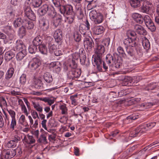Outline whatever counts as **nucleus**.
Listing matches in <instances>:
<instances>
[{"label": "nucleus", "instance_id": "nucleus-44", "mask_svg": "<svg viewBox=\"0 0 159 159\" xmlns=\"http://www.w3.org/2000/svg\"><path fill=\"white\" fill-rule=\"evenodd\" d=\"M98 13L95 10L91 11L89 13V16L90 18L93 20L98 15Z\"/></svg>", "mask_w": 159, "mask_h": 159}, {"label": "nucleus", "instance_id": "nucleus-26", "mask_svg": "<svg viewBox=\"0 0 159 159\" xmlns=\"http://www.w3.org/2000/svg\"><path fill=\"white\" fill-rule=\"evenodd\" d=\"M28 118L29 121L30 125V127L36 128L38 127V119L35 120L34 123V120L30 116H28Z\"/></svg>", "mask_w": 159, "mask_h": 159}, {"label": "nucleus", "instance_id": "nucleus-2", "mask_svg": "<svg viewBox=\"0 0 159 159\" xmlns=\"http://www.w3.org/2000/svg\"><path fill=\"white\" fill-rule=\"evenodd\" d=\"M47 13L52 17H53L56 14L53 7L49 6L47 4L43 5L38 10V14L41 16L44 15Z\"/></svg>", "mask_w": 159, "mask_h": 159}, {"label": "nucleus", "instance_id": "nucleus-55", "mask_svg": "<svg viewBox=\"0 0 159 159\" xmlns=\"http://www.w3.org/2000/svg\"><path fill=\"white\" fill-rule=\"evenodd\" d=\"M117 51L120 55L124 57L125 54L124 49L121 46H119L117 48Z\"/></svg>", "mask_w": 159, "mask_h": 159}, {"label": "nucleus", "instance_id": "nucleus-28", "mask_svg": "<svg viewBox=\"0 0 159 159\" xmlns=\"http://www.w3.org/2000/svg\"><path fill=\"white\" fill-rule=\"evenodd\" d=\"M26 50H21L17 54L16 56V59L18 61L21 60L26 55Z\"/></svg>", "mask_w": 159, "mask_h": 159}, {"label": "nucleus", "instance_id": "nucleus-19", "mask_svg": "<svg viewBox=\"0 0 159 159\" xmlns=\"http://www.w3.org/2000/svg\"><path fill=\"white\" fill-rule=\"evenodd\" d=\"M81 74V70L79 69H72L70 72V75L72 79L79 78Z\"/></svg>", "mask_w": 159, "mask_h": 159}, {"label": "nucleus", "instance_id": "nucleus-15", "mask_svg": "<svg viewBox=\"0 0 159 159\" xmlns=\"http://www.w3.org/2000/svg\"><path fill=\"white\" fill-rule=\"evenodd\" d=\"M15 63L13 61H11L10 63V65H11L12 67H10L7 71L5 79L7 80H9L11 78L14 72V67L15 66Z\"/></svg>", "mask_w": 159, "mask_h": 159}, {"label": "nucleus", "instance_id": "nucleus-37", "mask_svg": "<svg viewBox=\"0 0 159 159\" xmlns=\"http://www.w3.org/2000/svg\"><path fill=\"white\" fill-rule=\"evenodd\" d=\"M103 20V16L100 13H98V15L93 20L95 24H99L102 23Z\"/></svg>", "mask_w": 159, "mask_h": 159}, {"label": "nucleus", "instance_id": "nucleus-7", "mask_svg": "<svg viewBox=\"0 0 159 159\" xmlns=\"http://www.w3.org/2000/svg\"><path fill=\"white\" fill-rule=\"evenodd\" d=\"M151 3L148 1L144 0L142 6L140 8V11L141 12L148 14L151 9L150 6Z\"/></svg>", "mask_w": 159, "mask_h": 159}, {"label": "nucleus", "instance_id": "nucleus-13", "mask_svg": "<svg viewBox=\"0 0 159 159\" xmlns=\"http://www.w3.org/2000/svg\"><path fill=\"white\" fill-rule=\"evenodd\" d=\"M126 52L125 56L132 58L136 60L135 57V51L134 49L131 47H125Z\"/></svg>", "mask_w": 159, "mask_h": 159}, {"label": "nucleus", "instance_id": "nucleus-48", "mask_svg": "<svg viewBox=\"0 0 159 159\" xmlns=\"http://www.w3.org/2000/svg\"><path fill=\"white\" fill-rule=\"evenodd\" d=\"M76 61L74 59H72L69 62V66L72 69H75L77 67V65L76 62Z\"/></svg>", "mask_w": 159, "mask_h": 159}, {"label": "nucleus", "instance_id": "nucleus-52", "mask_svg": "<svg viewBox=\"0 0 159 159\" xmlns=\"http://www.w3.org/2000/svg\"><path fill=\"white\" fill-rule=\"evenodd\" d=\"M25 28L23 25L22 26L19 28L18 31V33L20 35L23 36L25 35Z\"/></svg>", "mask_w": 159, "mask_h": 159}, {"label": "nucleus", "instance_id": "nucleus-63", "mask_svg": "<svg viewBox=\"0 0 159 159\" xmlns=\"http://www.w3.org/2000/svg\"><path fill=\"white\" fill-rule=\"evenodd\" d=\"M0 39H4V43L5 44L7 43L8 40L7 39V37L6 35L3 33L0 32Z\"/></svg>", "mask_w": 159, "mask_h": 159}, {"label": "nucleus", "instance_id": "nucleus-42", "mask_svg": "<svg viewBox=\"0 0 159 159\" xmlns=\"http://www.w3.org/2000/svg\"><path fill=\"white\" fill-rule=\"evenodd\" d=\"M137 128L138 130H139V135L145 133L148 129L145 125L140 126Z\"/></svg>", "mask_w": 159, "mask_h": 159}, {"label": "nucleus", "instance_id": "nucleus-56", "mask_svg": "<svg viewBox=\"0 0 159 159\" xmlns=\"http://www.w3.org/2000/svg\"><path fill=\"white\" fill-rule=\"evenodd\" d=\"M21 110L22 112L26 116H28L29 114V110L28 111L25 105L21 107Z\"/></svg>", "mask_w": 159, "mask_h": 159}, {"label": "nucleus", "instance_id": "nucleus-30", "mask_svg": "<svg viewBox=\"0 0 159 159\" xmlns=\"http://www.w3.org/2000/svg\"><path fill=\"white\" fill-rule=\"evenodd\" d=\"M142 45L144 48L147 50L148 49L150 45L148 39L145 37H144L142 38Z\"/></svg>", "mask_w": 159, "mask_h": 159}, {"label": "nucleus", "instance_id": "nucleus-34", "mask_svg": "<svg viewBox=\"0 0 159 159\" xmlns=\"http://www.w3.org/2000/svg\"><path fill=\"white\" fill-rule=\"evenodd\" d=\"M145 25L152 32L156 30V27L152 20L147 23Z\"/></svg>", "mask_w": 159, "mask_h": 159}, {"label": "nucleus", "instance_id": "nucleus-49", "mask_svg": "<svg viewBox=\"0 0 159 159\" xmlns=\"http://www.w3.org/2000/svg\"><path fill=\"white\" fill-rule=\"evenodd\" d=\"M36 47L34 45H31L28 48V51L31 54L34 53L36 52Z\"/></svg>", "mask_w": 159, "mask_h": 159}, {"label": "nucleus", "instance_id": "nucleus-54", "mask_svg": "<svg viewBox=\"0 0 159 159\" xmlns=\"http://www.w3.org/2000/svg\"><path fill=\"white\" fill-rule=\"evenodd\" d=\"M60 109L61 110V113L62 114H65L67 113V108L66 105L60 106Z\"/></svg>", "mask_w": 159, "mask_h": 159}, {"label": "nucleus", "instance_id": "nucleus-47", "mask_svg": "<svg viewBox=\"0 0 159 159\" xmlns=\"http://www.w3.org/2000/svg\"><path fill=\"white\" fill-rule=\"evenodd\" d=\"M156 87V85L155 83H150L145 88V90L148 91L152 90L154 89Z\"/></svg>", "mask_w": 159, "mask_h": 159}, {"label": "nucleus", "instance_id": "nucleus-43", "mask_svg": "<svg viewBox=\"0 0 159 159\" xmlns=\"http://www.w3.org/2000/svg\"><path fill=\"white\" fill-rule=\"evenodd\" d=\"M74 38L76 42H79L81 39V35L80 32L75 31L74 33Z\"/></svg>", "mask_w": 159, "mask_h": 159}, {"label": "nucleus", "instance_id": "nucleus-12", "mask_svg": "<svg viewBox=\"0 0 159 159\" xmlns=\"http://www.w3.org/2000/svg\"><path fill=\"white\" fill-rule=\"evenodd\" d=\"M24 138L22 139L23 143L28 144H32L35 143L36 141L34 137L29 134H24Z\"/></svg>", "mask_w": 159, "mask_h": 159}, {"label": "nucleus", "instance_id": "nucleus-22", "mask_svg": "<svg viewBox=\"0 0 159 159\" xmlns=\"http://www.w3.org/2000/svg\"><path fill=\"white\" fill-rule=\"evenodd\" d=\"M62 33L60 29H57L54 32V37L57 42H60L62 39Z\"/></svg>", "mask_w": 159, "mask_h": 159}, {"label": "nucleus", "instance_id": "nucleus-59", "mask_svg": "<svg viewBox=\"0 0 159 159\" xmlns=\"http://www.w3.org/2000/svg\"><path fill=\"white\" fill-rule=\"evenodd\" d=\"M85 25H83V26L85 27V30L87 32L88 31H89L90 29V25L88 21V20L86 19L85 21L84 22Z\"/></svg>", "mask_w": 159, "mask_h": 159}, {"label": "nucleus", "instance_id": "nucleus-23", "mask_svg": "<svg viewBox=\"0 0 159 159\" xmlns=\"http://www.w3.org/2000/svg\"><path fill=\"white\" fill-rule=\"evenodd\" d=\"M15 55L13 51L10 50L6 52L5 54V59L7 61H9L14 57Z\"/></svg>", "mask_w": 159, "mask_h": 159}, {"label": "nucleus", "instance_id": "nucleus-16", "mask_svg": "<svg viewBox=\"0 0 159 159\" xmlns=\"http://www.w3.org/2000/svg\"><path fill=\"white\" fill-rule=\"evenodd\" d=\"M139 76H134L133 78L130 77H126L123 81V82H125L124 85H128L129 83H132L133 84L135 83H137L139 81Z\"/></svg>", "mask_w": 159, "mask_h": 159}, {"label": "nucleus", "instance_id": "nucleus-31", "mask_svg": "<svg viewBox=\"0 0 159 159\" xmlns=\"http://www.w3.org/2000/svg\"><path fill=\"white\" fill-rule=\"evenodd\" d=\"M140 1L139 0H130L129 2L132 7L136 8L141 6Z\"/></svg>", "mask_w": 159, "mask_h": 159}, {"label": "nucleus", "instance_id": "nucleus-18", "mask_svg": "<svg viewBox=\"0 0 159 159\" xmlns=\"http://www.w3.org/2000/svg\"><path fill=\"white\" fill-rule=\"evenodd\" d=\"M40 24L44 31H46L48 30L49 28V23L48 20L43 18L40 21Z\"/></svg>", "mask_w": 159, "mask_h": 159}, {"label": "nucleus", "instance_id": "nucleus-62", "mask_svg": "<svg viewBox=\"0 0 159 159\" xmlns=\"http://www.w3.org/2000/svg\"><path fill=\"white\" fill-rule=\"evenodd\" d=\"M156 124V123L155 122H152L146 124L144 125L147 129H151L154 127L155 125Z\"/></svg>", "mask_w": 159, "mask_h": 159}, {"label": "nucleus", "instance_id": "nucleus-60", "mask_svg": "<svg viewBox=\"0 0 159 159\" xmlns=\"http://www.w3.org/2000/svg\"><path fill=\"white\" fill-rule=\"evenodd\" d=\"M138 117V115H137L135 114H133L129 116L126 118L127 120H134L137 119Z\"/></svg>", "mask_w": 159, "mask_h": 159}, {"label": "nucleus", "instance_id": "nucleus-17", "mask_svg": "<svg viewBox=\"0 0 159 159\" xmlns=\"http://www.w3.org/2000/svg\"><path fill=\"white\" fill-rule=\"evenodd\" d=\"M50 67L52 68L57 73H58L61 71V65L59 61H55L51 62L50 65Z\"/></svg>", "mask_w": 159, "mask_h": 159}, {"label": "nucleus", "instance_id": "nucleus-38", "mask_svg": "<svg viewBox=\"0 0 159 159\" xmlns=\"http://www.w3.org/2000/svg\"><path fill=\"white\" fill-rule=\"evenodd\" d=\"M39 52L42 54H46L48 52L46 46L42 44L39 46Z\"/></svg>", "mask_w": 159, "mask_h": 159}, {"label": "nucleus", "instance_id": "nucleus-24", "mask_svg": "<svg viewBox=\"0 0 159 159\" xmlns=\"http://www.w3.org/2000/svg\"><path fill=\"white\" fill-rule=\"evenodd\" d=\"M132 17L137 23L141 24L143 22V18L141 15L138 13L133 14L132 15Z\"/></svg>", "mask_w": 159, "mask_h": 159}, {"label": "nucleus", "instance_id": "nucleus-1", "mask_svg": "<svg viewBox=\"0 0 159 159\" xmlns=\"http://www.w3.org/2000/svg\"><path fill=\"white\" fill-rule=\"evenodd\" d=\"M110 44L108 39L104 40L101 44H97L95 50V54L92 58V62L93 65L95 66L98 70L102 69V62L103 55L105 52L104 45L108 46Z\"/></svg>", "mask_w": 159, "mask_h": 159}, {"label": "nucleus", "instance_id": "nucleus-32", "mask_svg": "<svg viewBox=\"0 0 159 159\" xmlns=\"http://www.w3.org/2000/svg\"><path fill=\"white\" fill-rule=\"evenodd\" d=\"M23 25L25 28H27L28 30L32 29L34 27V24L32 22L29 21L27 20H24V25Z\"/></svg>", "mask_w": 159, "mask_h": 159}, {"label": "nucleus", "instance_id": "nucleus-27", "mask_svg": "<svg viewBox=\"0 0 159 159\" xmlns=\"http://www.w3.org/2000/svg\"><path fill=\"white\" fill-rule=\"evenodd\" d=\"M19 123L25 127L29 126V125L26 120L25 117L24 115L22 114L19 119Z\"/></svg>", "mask_w": 159, "mask_h": 159}, {"label": "nucleus", "instance_id": "nucleus-51", "mask_svg": "<svg viewBox=\"0 0 159 159\" xmlns=\"http://www.w3.org/2000/svg\"><path fill=\"white\" fill-rule=\"evenodd\" d=\"M26 75L25 74H23L21 75L20 78V83L22 84H24L26 82Z\"/></svg>", "mask_w": 159, "mask_h": 159}, {"label": "nucleus", "instance_id": "nucleus-5", "mask_svg": "<svg viewBox=\"0 0 159 159\" xmlns=\"http://www.w3.org/2000/svg\"><path fill=\"white\" fill-rule=\"evenodd\" d=\"M85 48L88 51H90L94 46V43L92 39L90 37L85 38L84 40Z\"/></svg>", "mask_w": 159, "mask_h": 159}, {"label": "nucleus", "instance_id": "nucleus-3", "mask_svg": "<svg viewBox=\"0 0 159 159\" xmlns=\"http://www.w3.org/2000/svg\"><path fill=\"white\" fill-rule=\"evenodd\" d=\"M40 60L37 58H33L29 63L28 67L31 72H34L38 70L41 65Z\"/></svg>", "mask_w": 159, "mask_h": 159}, {"label": "nucleus", "instance_id": "nucleus-39", "mask_svg": "<svg viewBox=\"0 0 159 159\" xmlns=\"http://www.w3.org/2000/svg\"><path fill=\"white\" fill-rule=\"evenodd\" d=\"M77 96L78 95L77 94H75L70 96V99L71 101L72 105H73L74 106H76L78 104L77 100Z\"/></svg>", "mask_w": 159, "mask_h": 159}, {"label": "nucleus", "instance_id": "nucleus-9", "mask_svg": "<svg viewBox=\"0 0 159 159\" xmlns=\"http://www.w3.org/2000/svg\"><path fill=\"white\" fill-rule=\"evenodd\" d=\"M84 7H82L80 5H75V14L79 20H81L84 16Z\"/></svg>", "mask_w": 159, "mask_h": 159}, {"label": "nucleus", "instance_id": "nucleus-50", "mask_svg": "<svg viewBox=\"0 0 159 159\" xmlns=\"http://www.w3.org/2000/svg\"><path fill=\"white\" fill-rule=\"evenodd\" d=\"M139 130H138L137 128L131 131L130 133L129 136L131 137H134L136 136L139 134Z\"/></svg>", "mask_w": 159, "mask_h": 159}, {"label": "nucleus", "instance_id": "nucleus-58", "mask_svg": "<svg viewBox=\"0 0 159 159\" xmlns=\"http://www.w3.org/2000/svg\"><path fill=\"white\" fill-rule=\"evenodd\" d=\"M31 115L33 118L34 119H39L38 113L35 111L34 110L31 112Z\"/></svg>", "mask_w": 159, "mask_h": 159}, {"label": "nucleus", "instance_id": "nucleus-57", "mask_svg": "<svg viewBox=\"0 0 159 159\" xmlns=\"http://www.w3.org/2000/svg\"><path fill=\"white\" fill-rule=\"evenodd\" d=\"M115 67L116 68H120L122 66V61L120 59H117L114 61Z\"/></svg>", "mask_w": 159, "mask_h": 159}, {"label": "nucleus", "instance_id": "nucleus-25", "mask_svg": "<svg viewBox=\"0 0 159 159\" xmlns=\"http://www.w3.org/2000/svg\"><path fill=\"white\" fill-rule=\"evenodd\" d=\"M104 28L101 26H98L94 27L93 30V33L95 34L99 35L103 33Z\"/></svg>", "mask_w": 159, "mask_h": 159}, {"label": "nucleus", "instance_id": "nucleus-41", "mask_svg": "<svg viewBox=\"0 0 159 159\" xmlns=\"http://www.w3.org/2000/svg\"><path fill=\"white\" fill-rule=\"evenodd\" d=\"M38 141L40 143L44 144L48 143L46 137L44 134H42L40 136V138L38 139Z\"/></svg>", "mask_w": 159, "mask_h": 159}, {"label": "nucleus", "instance_id": "nucleus-35", "mask_svg": "<svg viewBox=\"0 0 159 159\" xmlns=\"http://www.w3.org/2000/svg\"><path fill=\"white\" fill-rule=\"evenodd\" d=\"M106 60L107 63L109 66L113 63L114 62L113 57L110 54H108L107 55L106 57Z\"/></svg>", "mask_w": 159, "mask_h": 159}, {"label": "nucleus", "instance_id": "nucleus-6", "mask_svg": "<svg viewBox=\"0 0 159 159\" xmlns=\"http://www.w3.org/2000/svg\"><path fill=\"white\" fill-rule=\"evenodd\" d=\"M16 154L15 149H8L4 150L2 152V155L6 159H11L13 158Z\"/></svg>", "mask_w": 159, "mask_h": 159}, {"label": "nucleus", "instance_id": "nucleus-46", "mask_svg": "<svg viewBox=\"0 0 159 159\" xmlns=\"http://www.w3.org/2000/svg\"><path fill=\"white\" fill-rule=\"evenodd\" d=\"M56 46L51 42L48 43V49L50 53H52L56 49Z\"/></svg>", "mask_w": 159, "mask_h": 159}, {"label": "nucleus", "instance_id": "nucleus-53", "mask_svg": "<svg viewBox=\"0 0 159 159\" xmlns=\"http://www.w3.org/2000/svg\"><path fill=\"white\" fill-rule=\"evenodd\" d=\"M61 17H59L54 20L53 25L55 27H57L60 24L61 22Z\"/></svg>", "mask_w": 159, "mask_h": 159}, {"label": "nucleus", "instance_id": "nucleus-64", "mask_svg": "<svg viewBox=\"0 0 159 159\" xmlns=\"http://www.w3.org/2000/svg\"><path fill=\"white\" fill-rule=\"evenodd\" d=\"M11 124L10 125L11 128L14 129L15 126L16 125V118H11Z\"/></svg>", "mask_w": 159, "mask_h": 159}, {"label": "nucleus", "instance_id": "nucleus-20", "mask_svg": "<svg viewBox=\"0 0 159 159\" xmlns=\"http://www.w3.org/2000/svg\"><path fill=\"white\" fill-rule=\"evenodd\" d=\"M27 3L34 8H37L42 4L41 0H26Z\"/></svg>", "mask_w": 159, "mask_h": 159}, {"label": "nucleus", "instance_id": "nucleus-10", "mask_svg": "<svg viewBox=\"0 0 159 159\" xmlns=\"http://www.w3.org/2000/svg\"><path fill=\"white\" fill-rule=\"evenodd\" d=\"M136 40L135 39L127 37L123 40V43L126 46L125 47H133L137 45Z\"/></svg>", "mask_w": 159, "mask_h": 159}, {"label": "nucleus", "instance_id": "nucleus-45", "mask_svg": "<svg viewBox=\"0 0 159 159\" xmlns=\"http://www.w3.org/2000/svg\"><path fill=\"white\" fill-rule=\"evenodd\" d=\"M17 143L12 139L8 142L7 146L9 148H13L16 147Z\"/></svg>", "mask_w": 159, "mask_h": 159}, {"label": "nucleus", "instance_id": "nucleus-11", "mask_svg": "<svg viewBox=\"0 0 159 159\" xmlns=\"http://www.w3.org/2000/svg\"><path fill=\"white\" fill-rule=\"evenodd\" d=\"M32 86L38 89H43V85L41 80L38 78L34 77L32 82Z\"/></svg>", "mask_w": 159, "mask_h": 159}, {"label": "nucleus", "instance_id": "nucleus-33", "mask_svg": "<svg viewBox=\"0 0 159 159\" xmlns=\"http://www.w3.org/2000/svg\"><path fill=\"white\" fill-rule=\"evenodd\" d=\"M24 20L21 18H18L15 20L14 22V26L15 28L20 26L22 24L24 25Z\"/></svg>", "mask_w": 159, "mask_h": 159}, {"label": "nucleus", "instance_id": "nucleus-21", "mask_svg": "<svg viewBox=\"0 0 159 159\" xmlns=\"http://www.w3.org/2000/svg\"><path fill=\"white\" fill-rule=\"evenodd\" d=\"M134 30L136 32L139 34L145 35L147 34V32L146 30L143 27L139 25H135L134 26Z\"/></svg>", "mask_w": 159, "mask_h": 159}, {"label": "nucleus", "instance_id": "nucleus-29", "mask_svg": "<svg viewBox=\"0 0 159 159\" xmlns=\"http://www.w3.org/2000/svg\"><path fill=\"white\" fill-rule=\"evenodd\" d=\"M42 41V38L40 36H37L33 40V44L36 47L41 44Z\"/></svg>", "mask_w": 159, "mask_h": 159}, {"label": "nucleus", "instance_id": "nucleus-4", "mask_svg": "<svg viewBox=\"0 0 159 159\" xmlns=\"http://www.w3.org/2000/svg\"><path fill=\"white\" fill-rule=\"evenodd\" d=\"M60 13L65 17L74 14L73 7L70 4L61 6L60 8Z\"/></svg>", "mask_w": 159, "mask_h": 159}, {"label": "nucleus", "instance_id": "nucleus-8", "mask_svg": "<svg viewBox=\"0 0 159 159\" xmlns=\"http://www.w3.org/2000/svg\"><path fill=\"white\" fill-rule=\"evenodd\" d=\"M25 15L30 20H35L36 18V16L34 12L29 7L24 8Z\"/></svg>", "mask_w": 159, "mask_h": 159}, {"label": "nucleus", "instance_id": "nucleus-14", "mask_svg": "<svg viewBox=\"0 0 159 159\" xmlns=\"http://www.w3.org/2000/svg\"><path fill=\"white\" fill-rule=\"evenodd\" d=\"M14 51H18L21 50H26L25 45L21 41L17 40L15 46L13 48Z\"/></svg>", "mask_w": 159, "mask_h": 159}, {"label": "nucleus", "instance_id": "nucleus-36", "mask_svg": "<svg viewBox=\"0 0 159 159\" xmlns=\"http://www.w3.org/2000/svg\"><path fill=\"white\" fill-rule=\"evenodd\" d=\"M43 78L48 83H50L53 80L52 76L49 73L46 72L43 75Z\"/></svg>", "mask_w": 159, "mask_h": 159}, {"label": "nucleus", "instance_id": "nucleus-40", "mask_svg": "<svg viewBox=\"0 0 159 159\" xmlns=\"http://www.w3.org/2000/svg\"><path fill=\"white\" fill-rule=\"evenodd\" d=\"M126 34L128 38L130 37V38H134L136 40V34L134 31L130 30H129L127 32Z\"/></svg>", "mask_w": 159, "mask_h": 159}, {"label": "nucleus", "instance_id": "nucleus-61", "mask_svg": "<svg viewBox=\"0 0 159 159\" xmlns=\"http://www.w3.org/2000/svg\"><path fill=\"white\" fill-rule=\"evenodd\" d=\"M7 111L11 116V118H16V113L15 112L11 109H7Z\"/></svg>", "mask_w": 159, "mask_h": 159}]
</instances>
